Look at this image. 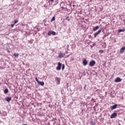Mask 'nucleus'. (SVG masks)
<instances>
[{
    "label": "nucleus",
    "instance_id": "nucleus-1",
    "mask_svg": "<svg viewBox=\"0 0 125 125\" xmlns=\"http://www.w3.org/2000/svg\"><path fill=\"white\" fill-rule=\"evenodd\" d=\"M61 67H62V64L61 62H59L58 63V66L56 67V70H58V71H60V70H61Z\"/></svg>",
    "mask_w": 125,
    "mask_h": 125
},
{
    "label": "nucleus",
    "instance_id": "nucleus-2",
    "mask_svg": "<svg viewBox=\"0 0 125 125\" xmlns=\"http://www.w3.org/2000/svg\"><path fill=\"white\" fill-rule=\"evenodd\" d=\"M51 35H53V36H55L56 35V32L53 31H50L48 32V36H51Z\"/></svg>",
    "mask_w": 125,
    "mask_h": 125
},
{
    "label": "nucleus",
    "instance_id": "nucleus-3",
    "mask_svg": "<svg viewBox=\"0 0 125 125\" xmlns=\"http://www.w3.org/2000/svg\"><path fill=\"white\" fill-rule=\"evenodd\" d=\"M65 55H66V53H63L60 52L59 54L58 57L59 58H63V57H64V56H65Z\"/></svg>",
    "mask_w": 125,
    "mask_h": 125
},
{
    "label": "nucleus",
    "instance_id": "nucleus-4",
    "mask_svg": "<svg viewBox=\"0 0 125 125\" xmlns=\"http://www.w3.org/2000/svg\"><path fill=\"white\" fill-rule=\"evenodd\" d=\"M95 65V61L93 60L89 62V65L90 67H93Z\"/></svg>",
    "mask_w": 125,
    "mask_h": 125
},
{
    "label": "nucleus",
    "instance_id": "nucleus-5",
    "mask_svg": "<svg viewBox=\"0 0 125 125\" xmlns=\"http://www.w3.org/2000/svg\"><path fill=\"white\" fill-rule=\"evenodd\" d=\"M102 31V29H101L100 30H99L98 31L94 34V38H96L98 36V35H99L100 33Z\"/></svg>",
    "mask_w": 125,
    "mask_h": 125
},
{
    "label": "nucleus",
    "instance_id": "nucleus-6",
    "mask_svg": "<svg viewBox=\"0 0 125 125\" xmlns=\"http://www.w3.org/2000/svg\"><path fill=\"white\" fill-rule=\"evenodd\" d=\"M117 117V113L114 112L110 116V119H114Z\"/></svg>",
    "mask_w": 125,
    "mask_h": 125
},
{
    "label": "nucleus",
    "instance_id": "nucleus-7",
    "mask_svg": "<svg viewBox=\"0 0 125 125\" xmlns=\"http://www.w3.org/2000/svg\"><path fill=\"white\" fill-rule=\"evenodd\" d=\"M87 61L86 60V59H84L83 62V66H86L87 65Z\"/></svg>",
    "mask_w": 125,
    "mask_h": 125
},
{
    "label": "nucleus",
    "instance_id": "nucleus-8",
    "mask_svg": "<svg viewBox=\"0 0 125 125\" xmlns=\"http://www.w3.org/2000/svg\"><path fill=\"white\" fill-rule=\"evenodd\" d=\"M117 106H118V104H115L112 106H111L110 108L111 110H115V109H116Z\"/></svg>",
    "mask_w": 125,
    "mask_h": 125
},
{
    "label": "nucleus",
    "instance_id": "nucleus-9",
    "mask_svg": "<svg viewBox=\"0 0 125 125\" xmlns=\"http://www.w3.org/2000/svg\"><path fill=\"white\" fill-rule=\"evenodd\" d=\"M121 82H122V79L119 77L117 78L115 80V83H121Z\"/></svg>",
    "mask_w": 125,
    "mask_h": 125
},
{
    "label": "nucleus",
    "instance_id": "nucleus-10",
    "mask_svg": "<svg viewBox=\"0 0 125 125\" xmlns=\"http://www.w3.org/2000/svg\"><path fill=\"white\" fill-rule=\"evenodd\" d=\"M125 47H122L120 51V53L123 54L124 53V52H125Z\"/></svg>",
    "mask_w": 125,
    "mask_h": 125
},
{
    "label": "nucleus",
    "instance_id": "nucleus-11",
    "mask_svg": "<svg viewBox=\"0 0 125 125\" xmlns=\"http://www.w3.org/2000/svg\"><path fill=\"white\" fill-rule=\"evenodd\" d=\"M6 100L7 102H10L12 100V98L10 97H8L6 98Z\"/></svg>",
    "mask_w": 125,
    "mask_h": 125
},
{
    "label": "nucleus",
    "instance_id": "nucleus-12",
    "mask_svg": "<svg viewBox=\"0 0 125 125\" xmlns=\"http://www.w3.org/2000/svg\"><path fill=\"white\" fill-rule=\"evenodd\" d=\"M39 84H40V85H42V86H43V85H44V82H41L40 81L38 83Z\"/></svg>",
    "mask_w": 125,
    "mask_h": 125
},
{
    "label": "nucleus",
    "instance_id": "nucleus-13",
    "mask_svg": "<svg viewBox=\"0 0 125 125\" xmlns=\"http://www.w3.org/2000/svg\"><path fill=\"white\" fill-rule=\"evenodd\" d=\"M99 29V26H97L93 28V31H94V32H95V31H96V30H98Z\"/></svg>",
    "mask_w": 125,
    "mask_h": 125
},
{
    "label": "nucleus",
    "instance_id": "nucleus-14",
    "mask_svg": "<svg viewBox=\"0 0 125 125\" xmlns=\"http://www.w3.org/2000/svg\"><path fill=\"white\" fill-rule=\"evenodd\" d=\"M4 93L5 94H7V93H8V88H6L4 91Z\"/></svg>",
    "mask_w": 125,
    "mask_h": 125
},
{
    "label": "nucleus",
    "instance_id": "nucleus-15",
    "mask_svg": "<svg viewBox=\"0 0 125 125\" xmlns=\"http://www.w3.org/2000/svg\"><path fill=\"white\" fill-rule=\"evenodd\" d=\"M14 56H15V57H18V56H19V54L15 53L14 54Z\"/></svg>",
    "mask_w": 125,
    "mask_h": 125
},
{
    "label": "nucleus",
    "instance_id": "nucleus-16",
    "mask_svg": "<svg viewBox=\"0 0 125 125\" xmlns=\"http://www.w3.org/2000/svg\"><path fill=\"white\" fill-rule=\"evenodd\" d=\"M56 81H57V82L59 83H60V79H59V78L57 77L56 78Z\"/></svg>",
    "mask_w": 125,
    "mask_h": 125
},
{
    "label": "nucleus",
    "instance_id": "nucleus-17",
    "mask_svg": "<svg viewBox=\"0 0 125 125\" xmlns=\"http://www.w3.org/2000/svg\"><path fill=\"white\" fill-rule=\"evenodd\" d=\"M53 21H55V17H53L51 20V22H53Z\"/></svg>",
    "mask_w": 125,
    "mask_h": 125
},
{
    "label": "nucleus",
    "instance_id": "nucleus-18",
    "mask_svg": "<svg viewBox=\"0 0 125 125\" xmlns=\"http://www.w3.org/2000/svg\"><path fill=\"white\" fill-rule=\"evenodd\" d=\"M125 29H119V30H118V32H119V33H121V32H125Z\"/></svg>",
    "mask_w": 125,
    "mask_h": 125
},
{
    "label": "nucleus",
    "instance_id": "nucleus-19",
    "mask_svg": "<svg viewBox=\"0 0 125 125\" xmlns=\"http://www.w3.org/2000/svg\"><path fill=\"white\" fill-rule=\"evenodd\" d=\"M90 124L91 125H95V123L94 122H93V121H91L90 122Z\"/></svg>",
    "mask_w": 125,
    "mask_h": 125
},
{
    "label": "nucleus",
    "instance_id": "nucleus-20",
    "mask_svg": "<svg viewBox=\"0 0 125 125\" xmlns=\"http://www.w3.org/2000/svg\"><path fill=\"white\" fill-rule=\"evenodd\" d=\"M62 70H64V69H65V64H62Z\"/></svg>",
    "mask_w": 125,
    "mask_h": 125
},
{
    "label": "nucleus",
    "instance_id": "nucleus-21",
    "mask_svg": "<svg viewBox=\"0 0 125 125\" xmlns=\"http://www.w3.org/2000/svg\"><path fill=\"white\" fill-rule=\"evenodd\" d=\"M35 80H36V82L38 83H39V82H40V81H39V80L38 79V78H35Z\"/></svg>",
    "mask_w": 125,
    "mask_h": 125
},
{
    "label": "nucleus",
    "instance_id": "nucleus-22",
    "mask_svg": "<svg viewBox=\"0 0 125 125\" xmlns=\"http://www.w3.org/2000/svg\"><path fill=\"white\" fill-rule=\"evenodd\" d=\"M17 23H18V20H16L14 23V24L15 25V24H17Z\"/></svg>",
    "mask_w": 125,
    "mask_h": 125
},
{
    "label": "nucleus",
    "instance_id": "nucleus-23",
    "mask_svg": "<svg viewBox=\"0 0 125 125\" xmlns=\"http://www.w3.org/2000/svg\"><path fill=\"white\" fill-rule=\"evenodd\" d=\"M99 52H102V53H104V51L103 50H100Z\"/></svg>",
    "mask_w": 125,
    "mask_h": 125
},
{
    "label": "nucleus",
    "instance_id": "nucleus-24",
    "mask_svg": "<svg viewBox=\"0 0 125 125\" xmlns=\"http://www.w3.org/2000/svg\"><path fill=\"white\" fill-rule=\"evenodd\" d=\"M66 20H67L68 21H70V19H69V17H67L66 18Z\"/></svg>",
    "mask_w": 125,
    "mask_h": 125
},
{
    "label": "nucleus",
    "instance_id": "nucleus-25",
    "mask_svg": "<svg viewBox=\"0 0 125 125\" xmlns=\"http://www.w3.org/2000/svg\"><path fill=\"white\" fill-rule=\"evenodd\" d=\"M15 24H14H14H11V27H12V28H13V27H14V25H15Z\"/></svg>",
    "mask_w": 125,
    "mask_h": 125
},
{
    "label": "nucleus",
    "instance_id": "nucleus-26",
    "mask_svg": "<svg viewBox=\"0 0 125 125\" xmlns=\"http://www.w3.org/2000/svg\"><path fill=\"white\" fill-rule=\"evenodd\" d=\"M86 88V85H85L84 87H83V89H85Z\"/></svg>",
    "mask_w": 125,
    "mask_h": 125
},
{
    "label": "nucleus",
    "instance_id": "nucleus-27",
    "mask_svg": "<svg viewBox=\"0 0 125 125\" xmlns=\"http://www.w3.org/2000/svg\"><path fill=\"white\" fill-rule=\"evenodd\" d=\"M50 1H51V2H53L54 1V0H50Z\"/></svg>",
    "mask_w": 125,
    "mask_h": 125
},
{
    "label": "nucleus",
    "instance_id": "nucleus-28",
    "mask_svg": "<svg viewBox=\"0 0 125 125\" xmlns=\"http://www.w3.org/2000/svg\"><path fill=\"white\" fill-rule=\"evenodd\" d=\"M1 114V111L0 110V115Z\"/></svg>",
    "mask_w": 125,
    "mask_h": 125
},
{
    "label": "nucleus",
    "instance_id": "nucleus-29",
    "mask_svg": "<svg viewBox=\"0 0 125 125\" xmlns=\"http://www.w3.org/2000/svg\"><path fill=\"white\" fill-rule=\"evenodd\" d=\"M65 53H67V51H66Z\"/></svg>",
    "mask_w": 125,
    "mask_h": 125
}]
</instances>
